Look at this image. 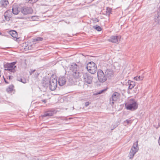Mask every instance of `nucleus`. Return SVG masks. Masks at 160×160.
I'll return each mask as SVG.
<instances>
[{
    "label": "nucleus",
    "instance_id": "obj_18",
    "mask_svg": "<svg viewBox=\"0 0 160 160\" xmlns=\"http://www.w3.org/2000/svg\"><path fill=\"white\" fill-rule=\"evenodd\" d=\"M19 12L18 8L16 6H13L12 8V12L15 15L18 14Z\"/></svg>",
    "mask_w": 160,
    "mask_h": 160
},
{
    "label": "nucleus",
    "instance_id": "obj_3",
    "mask_svg": "<svg viewBox=\"0 0 160 160\" xmlns=\"http://www.w3.org/2000/svg\"><path fill=\"white\" fill-rule=\"evenodd\" d=\"M86 68L88 71L92 74L95 73L97 70V66L92 62H90L87 64Z\"/></svg>",
    "mask_w": 160,
    "mask_h": 160
},
{
    "label": "nucleus",
    "instance_id": "obj_15",
    "mask_svg": "<svg viewBox=\"0 0 160 160\" xmlns=\"http://www.w3.org/2000/svg\"><path fill=\"white\" fill-rule=\"evenodd\" d=\"M154 19L156 22L158 23H160V9L159 10L157 14L156 15Z\"/></svg>",
    "mask_w": 160,
    "mask_h": 160
},
{
    "label": "nucleus",
    "instance_id": "obj_37",
    "mask_svg": "<svg viewBox=\"0 0 160 160\" xmlns=\"http://www.w3.org/2000/svg\"><path fill=\"white\" fill-rule=\"evenodd\" d=\"M158 143L159 144V145L160 146V136L158 140Z\"/></svg>",
    "mask_w": 160,
    "mask_h": 160
},
{
    "label": "nucleus",
    "instance_id": "obj_36",
    "mask_svg": "<svg viewBox=\"0 0 160 160\" xmlns=\"http://www.w3.org/2000/svg\"><path fill=\"white\" fill-rule=\"evenodd\" d=\"M35 71V70H31V71L30 72V74L31 75Z\"/></svg>",
    "mask_w": 160,
    "mask_h": 160
},
{
    "label": "nucleus",
    "instance_id": "obj_7",
    "mask_svg": "<svg viewBox=\"0 0 160 160\" xmlns=\"http://www.w3.org/2000/svg\"><path fill=\"white\" fill-rule=\"evenodd\" d=\"M83 78L85 83L90 84L92 82V78L88 74H84Z\"/></svg>",
    "mask_w": 160,
    "mask_h": 160
},
{
    "label": "nucleus",
    "instance_id": "obj_20",
    "mask_svg": "<svg viewBox=\"0 0 160 160\" xmlns=\"http://www.w3.org/2000/svg\"><path fill=\"white\" fill-rule=\"evenodd\" d=\"M130 81L128 88L129 89H132L135 86V82L133 81Z\"/></svg>",
    "mask_w": 160,
    "mask_h": 160
},
{
    "label": "nucleus",
    "instance_id": "obj_13",
    "mask_svg": "<svg viewBox=\"0 0 160 160\" xmlns=\"http://www.w3.org/2000/svg\"><path fill=\"white\" fill-rule=\"evenodd\" d=\"M78 66L76 64L73 63L70 66V68L71 72L72 73L74 72H76L77 70Z\"/></svg>",
    "mask_w": 160,
    "mask_h": 160
},
{
    "label": "nucleus",
    "instance_id": "obj_6",
    "mask_svg": "<svg viewBox=\"0 0 160 160\" xmlns=\"http://www.w3.org/2000/svg\"><path fill=\"white\" fill-rule=\"evenodd\" d=\"M120 95L119 93L117 92H114L112 95L111 98L110 99V101L111 103L113 104L114 102L117 101L119 99Z\"/></svg>",
    "mask_w": 160,
    "mask_h": 160
},
{
    "label": "nucleus",
    "instance_id": "obj_23",
    "mask_svg": "<svg viewBox=\"0 0 160 160\" xmlns=\"http://www.w3.org/2000/svg\"><path fill=\"white\" fill-rule=\"evenodd\" d=\"M1 3L2 6L4 7L8 5V2L7 0H2L1 1Z\"/></svg>",
    "mask_w": 160,
    "mask_h": 160
},
{
    "label": "nucleus",
    "instance_id": "obj_40",
    "mask_svg": "<svg viewBox=\"0 0 160 160\" xmlns=\"http://www.w3.org/2000/svg\"><path fill=\"white\" fill-rule=\"evenodd\" d=\"M4 81H5V83L7 84H8V82L5 80V78H4Z\"/></svg>",
    "mask_w": 160,
    "mask_h": 160
},
{
    "label": "nucleus",
    "instance_id": "obj_4",
    "mask_svg": "<svg viewBox=\"0 0 160 160\" xmlns=\"http://www.w3.org/2000/svg\"><path fill=\"white\" fill-rule=\"evenodd\" d=\"M57 80L56 79L51 78L49 83V89L52 91L55 90L57 86Z\"/></svg>",
    "mask_w": 160,
    "mask_h": 160
},
{
    "label": "nucleus",
    "instance_id": "obj_1",
    "mask_svg": "<svg viewBox=\"0 0 160 160\" xmlns=\"http://www.w3.org/2000/svg\"><path fill=\"white\" fill-rule=\"evenodd\" d=\"M138 106V105L134 99H130L129 102L128 103H126L125 107L127 110L134 111L136 109Z\"/></svg>",
    "mask_w": 160,
    "mask_h": 160
},
{
    "label": "nucleus",
    "instance_id": "obj_41",
    "mask_svg": "<svg viewBox=\"0 0 160 160\" xmlns=\"http://www.w3.org/2000/svg\"><path fill=\"white\" fill-rule=\"evenodd\" d=\"M8 78H9V79H11V77H10V76H9Z\"/></svg>",
    "mask_w": 160,
    "mask_h": 160
},
{
    "label": "nucleus",
    "instance_id": "obj_11",
    "mask_svg": "<svg viewBox=\"0 0 160 160\" xmlns=\"http://www.w3.org/2000/svg\"><path fill=\"white\" fill-rule=\"evenodd\" d=\"M66 82V80L63 76H60L58 79V83L60 86L64 85Z\"/></svg>",
    "mask_w": 160,
    "mask_h": 160
},
{
    "label": "nucleus",
    "instance_id": "obj_35",
    "mask_svg": "<svg viewBox=\"0 0 160 160\" xmlns=\"http://www.w3.org/2000/svg\"><path fill=\"white\" fill-rule=\"evenodd\" d=\"M89 102H87L85 103V106L86 107H87L89 105Z\"/></svg>",
    "mask_w": 160,
    "mask_h": 160
},
{
    "label": "nucleus",
    "instance_id": "obj_31",
    "mask_svg": "<svg viewBox=\"0 0 160 160\" xmlns=\"http://www.w3.org/2000/svg\"><path fill=\"white\" fill-rule=\"evenodd\" d=\"M124 122H126L127 124H131L132 122V121L131 120L127 119L124 121Z\"/></svg>",
    "mask_w": 160,
    "mask_h": 160
},
{
    "label": "nucleus",
    "instance_id": "obj_39",
    "mask_svg": "<svg viewBox=\"0 0 160 160\" xmlns=\"http://www.w3.org/2000/svg\"><path fill=\"white\" fill-rule=\"evenodd\" d=\"M20 78H19V77H18V78H17V80H18V81H20Z\"/></svg>",
    "mask_w": 160,
    "mask_h": 160
},
{
    "label": "nucleus",
    "instance_id": "obj_12",
    "mask_svg": "<svg viewBox=\"0 0 160 160\" xmlns=\"http://www.w3.org/2000/svg\"><path fill=\"white\" fill-rule=\"evenodd\" d=\"M72 74L75 78L78 79L81 77L82 74V73L78 71L77 70L76 72L72 73Z\"/></svg>",
    "mask_w": 160,
    "mask_h": 160
},
{
    "label": "nucleus",
    "instance_id": "obj_42",
    "mask_svg": "<svg viewBox=\"0 0 160 160\" xmlns=\"http://www.w3.org/2000/svg\"><path fill=\"white\" fill-rule=\"evenodd\" d=\"M69 82H71V81H70L71 80H70V79H69Z\"/></svg>",
    "mask_w": 160,
    "mask_h": 160
},
{
    "label": "nucleus",
    "instance_id": "obj_29",
    "mask_svg": "<svg viewBox=\"0 0 160 160\" xmlns=\"http://www.w3.org/2000/svg\"><path fill=\"white\" fill-rule=\"evenodd\" d=\"M138 141H137L136 142L134 143L132 148H138Z\"/></svg>",
    "mask_w": 160,
    "mask_h": 160
},
{
    "label": "nucleus",
    "instance_id": "obj_21",
    "mask_svg": "<svg viewBox=\"0 0 160 160\" xmlns=\"http://www.w3.org/2000/svg\"><path fill=\"white\" fill-rule=\"evenodd\" d=\"M143 78V76H137L134 78V79L136 81H141L142 80Z\"/></svg>",
    "mask_w": 160,
    "mask_h": 160
},
{
    "label": "nucleus",
    "instance_id": "obj_25",
    "mask_svg": "<svg viewBox=\"0 0 160 160\" xmlns=\"http://www.w3.org/2000/svg\"><path fill=\"white\" fill-rule=\"evenodd\" d=\"M93 28L96 30L98 31H100L102 30V28L100 27L98 25H96L93 26Z\"/></svg>",
    "mask_w": 160,
    "mask_h": 160
},
{
    "label": "nucleus",
    "instance_id": "obj_9",
    "mask_svg": "<svg viewBox=\"0 0 160 160\" xmlns=\"http://www.w3.org/2000/svg\"><path fill=\"white\" fill-rule=\"evenodd\" d=\"M33 10L32 9L28 7H23L22 8L21 12L24 15H27L31 13L32 12Z\"/></svg>",
    "mask_w": 160,
    "mask_h": 160
},
{
    "label": "nucleus",
    "instance_id": "obj_2",
    "mask_svg": "<svg viewBox=\"0 0 160 160\" xmlns=\"http://www.w3.org/2000/svg\"><path fill=\"white\" fill-rule=\"evenodd\" d=\"M16 62H14L10 63H7L4 65V70L8 71L9 72L14 73L16 72L15 68L16 66L15 65Z\"/></svg>",
    "mask_w": 160,
    "mask_h": 160
},
{
    "label": "nucleus",
    "instance_id": "obj_5",
    "mask_svg": "<svg viewBox=\"0 0 160 160\" xmlns=\"http://www.w3.org/2000/svg\"><path fill=\"white\" fill-rule=\"evenodd\" d=\"M97 76L99 82H104L107 80L106 76L103 72L100 69H99L97 72Z\"/></svg>",
    "mask_w": 160,
    "mask_h": 160
},
{
    "label": "nucleus",
    "instance_id": "obj_38",
    "mask_svg": "<svg viewBox=\"0 0 160 160\" xmlns=\"http://www.w3.org/2000/svg\"><path fill=\"white\" fill-rule=\"evenodd\" d=\"M42 101L44 103H45L46 102V101L45 100H42Z\"/></svg>",
    "mask_w": 160,
    "mask_h": 160
},
{
    "label": "nucleus",
    "instance_id": "obj_28",
    "mask_svg": "<svg viewBox=\"0 0 160 160\" xmlns=\"http://www.w3.org/2000/svg\"><path fill=\"white\" fill-rule=\"evenodd\" d=\"M138 148H132L131 149L130 151L133 152H135V154L138 151Z\"/></svg>",
    "mask_w": 160,
    "mask_h": 160
},
{
    "label": "nucleus",
    "instance_id": "obj_8",
    "mask_svg": "<svg viewBox=\"0 0 160 160\" xmlns=\"http://www.w3.org/2000/svg\"><path fill=\"white\" fill-rule=\"evenodd\" d=\"M121 38L120 36H112L108 41L112 43H118L120 41Z\"/></svg>",
    "mask_w": 160,
    "mask_h": 160
},
{
    "label": "nucleus",
    "instance_id": "obj_33",
    "mask_svg": "<svg viewBox=\"0 0 160 160\" xmlns=\"http://www.w3.org/2000/svg\"><path fill=\"white\" fill-rule=\"evenodd\" d=\"M4 17H5V19L6 20L8 21L10 20V16H6L5 15Z\"/></svg>",
    "mask_w": 160,
    "mask_h": 160
},
{
    "label": "nucleus",
    "instance_id": "obj_30",
    "mask_svg": "<svg viewBox=\"0 0 160 160\" xmlns=\"http://www.w3.org/2000/svg\"><path fill=\"white\" fill-rule=\"evenodd\" d=\"M38 19V18L37 16H33L31 17V19L33 21H36Z\"/></svg>",
    "mask_w": 160,
    "mask_h": 160
},
{
    "label": "nucleus",
    "instance_id": "obj_14",
    "mask_svg": "<svg viewBox=\"0 0 160 160\" xmlns=\"http://www.w3.org/2000/svg\"><path fill=\"white\" fill-rule=\"evenodd\" d=\"M9 34L14 38L16 40L18 38L17 32L15 30H11L9 32Z\"/></svg>",
    "mask_w": 160,
    "mask_h": 160
},
{
    "label": "nucleus",
    "instance_id": "obj_24",
    "mask_svg": "<svg viewBox=\"0 0 160 160\" xmlns=\"http://www.w3.org/2000/svg\"><path fill=\"white\" fill-rule=\"evenodd\" d=\"M107 89H105L102 90H100V91L98 92H97L94 93H93V95H97L98 94H100L102 93L103 92L105 91H106Z\"/></svg>",
    "mask_w": 160,
    "mask_h": 160
},
{
    "label": "nucleus",
    "instance_id": "obj_26",
    "mask_svg": "<svg viewBox=\"0 0 160 160\" xmlns=\"http://www.w3.org/2000/svg\"><path fill=\"white\" fill-rule=\"evenodd\" d=\"M135 152H133L131 151H130L129 153V157L130 158L132 159V158H133L135 154Z\"/></svg>",
    "mask_w": 160,
    "mask_h": 160
},
{
    "label": "nucleus",
    "instance_id": "obj_22",
    "mask_svg": "<svg viewBox=\"0 0 160 160\" xmlns=\"http://www.w3.org/2000/svg\"><path fill=\"white\" fill-rule=\"evenodd\" d=\"M112 9L109 7H107L106 8V12L107 15L109 16L111 13Z\"/></svg>",
    "mask_w": 160,
    "mask_h": 160
},
{
    "label": "nucleus",
    "instance_id": "obj_16",
    "mask_svg": "<svg viewBox=\"0 0 160 160\" xmlns=\"http://www.w3.org/2000/svg\"><path fill=\"white\" fill-rule=\"evenodd\" d=\"M105 73L109 78L113 76L114 74L113 71L110 69L107 70Z\"/></svg>",
    "mask_w": 160,
    "mask_h": 160
},
{
    "label": "nucleus",
    "instance_id": "obj_34",
    "mask_svg": "<svg viewBox=\"0 0 160 160\" xmlns=\"http://www.w3.org/2000/svg\"><path fill=\"white\" fill-rule=\"evenodd\" d=\"M93 21L95 22H98L99 21V20L98 18H95L93 19Z\"/></svg>",
    "mask_w": 160,
    "mask_h": 160
},
{
    "label": "nucleus",
    "instance_id": "obj_19",
    "mask_svg": "<svg viewBox=\"0 0 160 160\" xmlns=\"http://www.w3.org/2000/svg\"><path fill=\"white\" fill-rule=\"evenodd\" d=\"M14 86L12 85H10L6 89V91L8 92H11L13 90Z\"/></svg>",
    "mask_w": 160,
    "mask_h": 160
},
{
    "label": "nucleus",
    "instance_id": "obj_10",
    "mask_svg": "<svg viewBox=\"0 0 160 160\" xmlns=\"http://www.w3.org/2000/svg\"><path fill=\"white\" fill-rule=\"evenodd\" d=\"M55 113V110H50L45 112L44 114L42 115V117H46L53 116Z\"/></svg>",
    "mask_w": 160,
    "mask_h": 160
},
{
    "label": "nucleus",
    "instance_id": "obj_17",
    "mask_svg": "<svg viewBox=\"0 0 160 160\" xmlns=\"http://www.w3.org/2000/svg\"><path fill=\"white\" fill-rule=\"evenodd\" d=\"M50 80L48 79H44L42 83V85L45 87H47L49 85Z\"/></svg>",
    "mask_w": 160,
    "mask_h": 160
},
{
    "label": "nucleus",
    "instance_id": "obj_27",
    "mask_svg": "<svg viewBox=\"0 0 160 160\" xmlns=\"http://www.w3.org/2000/svg\"><path fill=\"white\" fill-rule=\"evenodd\" d=\"M43 40V38L41 37H37L34 39V41H41Z\"/></svg>",
    "mask_w": 160,
    "mask_h": 160
},
{
    "label": "nucleus",
    "instance_id": "obj_32",
    "mask_svg": "<svg viewBox=\"0 0 160 160\" xmlns=\"http://www.w3.org/2000/svg\"><path fill=\"white\" fill-rule=\"evenodd\" d=\"M20 82H22L23 83H25L26 82V80L24 78H20Z\"/></svg>",
    "mask_w": 160,
    "mask_h": 160
}]
</instances>
